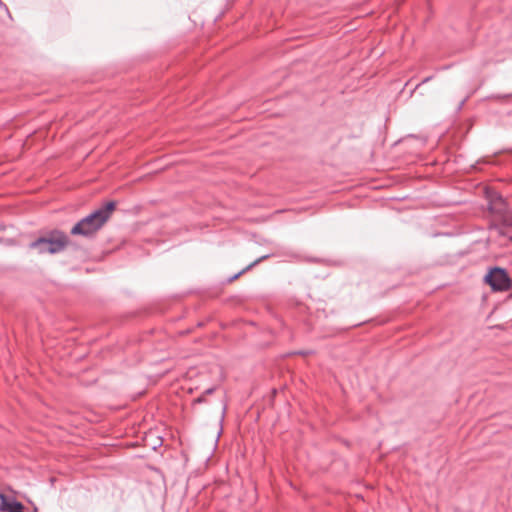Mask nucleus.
Listing matches in <instances>:
<instances>
[{"label":"nucleus","instance_id":"1","mask_svg":"<svg viewBox=\"0 0 512 512\" xmlns=\"http://www.w3.org/2000/svg\"><path fill=\"white\" fill-rule=\"evenodd\" d=\"M115 209V201L106 202L101 207L78 221L71 229V234L93 237L94 234L110 219Z\"/></svg>","mask_w":512,"mask_h":512},{"label":"nucleus","instance_id":"2","mask_svg":"<svg viewBox=\"0 0 512 512\" xmlns=\"http://www.w3.org/2000/svg\"><path fill=\"white\" fill-rule=\"evenodd\" d=\"M69 237L61 230L53 229L45 236L38 237L29 243V248L37 250L39 254H57L70 245Z\"/></svg>","mask_w":512,"mask_h":512},{"label":"nucleus","instance_id":"3","mask_svg":"<svg viewBox=\"0 0 512 512\" xmlns=\"http://www.w3.org/2000/svg\"><path fill=\"white\" fill-rule=\"evenodd\" d=\"M484 280L493 291H507L512 285L507 271L500 267L490 268Z\"/></svg>","mask_w":512,"mask_h":512},{"label":"nucleus","instance_id":"4","mask_svg":"<svg viewBox=\"0 0 512 512\" xmlns=\"http://www.w3.org/2000/svg\"><path fill=\"white\" fill-rule=\"evenodd\" d=\"M489 208L502 216L504 225L512 228V213L508 211L507 204L500 195H496L494 199L490 200Z\"/></svg>","mask_w":512,"mask_h":512},{"label":"nucleus","instance_id":"5","mask_svg":"<svg viewBox=\"0 0 512 512\" xmlns=\"http://www.w3.org/2000/svg\"><path fill=\"white\" fill-rule=\"evenodd\" d=\"M24 506L15 499H10L0 493V512H20Z\"/></svg>","mask_w":512,"mask_h":512},{"label":"nucleus","instance_id":"6","mask_svg":"<svg viewBox=\"0 0 512 512\" xmlns=\"http://www.w3.org/2000/svg\"><path fill=\"white\" fill-rule=\"evenodd\" d=\"M268 258V255H264L258 259H256L253 263H251L250 265H248L245 269L241 270L240 272H238L237 274H235L234 276H232L229 280L230 281H233L235 279H237L241 274H243L245 271L249 270L250 268H252L253 266L257 265L258 263H260L262 260Z\"/></svg>","mask_w":512,"mask_h":512},{"label":"nucleus","instance_id":"7","mask_svg":"<svg viewBox=\"0 0 512 512\" xmlns=\"http://www.w3.org/2000/svg\"><path fill=\"white\" fill-rule=\"evenodd\" d=\"M206 402H207L206 397L203 394H201L199 397L195 398L192 401V406H194L196 404L206 403Z\"/></svg>","mask_w":512,"mask_h":512},{"label":"nucleus","instance_id":"8","mask_svg":"<svg viewBox=\"0 0 512 512\" xmlns=\"http://www.w3.org/2000/svg\"><path fill=\"white\" fill-rule=\"evenodd\" d=\"M226 410H227V405L224 404L223 405V409H222L221 419H220V427H222V423H223V420H224V416H225ZM221 431H222V428H220L219 434L221 433Z\"/></svg>","mask_w":512,"mask_h":512},{"label":"nucleus","instance_id":"9","mask_svg":"<svg viewBox=\"0 0 512 512\" xmlns=\"http://www.w3.org/2000/svg\"><path fill=\"white\" fill-rule=\"evenodd\" d=\"M215 390H216V387L213 386V387L206 389L202 394L206 397L207 395L213 394L215 392Z\"/></svg>","mask_w":512,"mask_h":512},{"label":"nucleus","instance_id":"10","mask_svg":"<svg viewBox=\"0 0 512 512\" xmlns=\"http://www.w3.org/2000/svg\"><path fill=\"white\" fill-rule=\"evenodd\" d=\"M431 79H432V76H428V77L424 78L420 83H418V84L416 85L415 89H417V88H418L419 86H421L422 84L429 82Z\"/></svg>","mask_w":512,"mask_h":512},{"label":"nucleus","instance_id":"11","mask_svg":"<svg viewBox=\"0 0 512 512\" xmlns=\"http://www.w3.org/2000/svg\"><path fill=\"white\" fill-rule=\"evenodd\" d=\"M512 94H506V95H495L493 96V98L495 99H504V98H508V97H511Z\"/></svg>","mask_w":512,"mask_h":512},{"label":"nucleus","instance_id":"12","mask_svg":"<svg viewBox=\"0 0 512 512\" xmlns=\"http://www.w3.org/2000/svg\"><path fill=\"white\" fill-rule=\"evenodd\" d=\"M466 99L462 100L460 103H459V106H458V110H461L464 103H465Z\"/></svg>","mask_w":512,"mask_h":512},{"label":"nucleus","instance_id":"13","mask_svg":"<svg viewBox=\"0 0 512 512\" xmlns=\"http://www.w3.org/2000/svg\"><path fill=\"white\" fill-rule=\"evenodd\" d=\"M20 512H24V509H23V510H20Z\"/></svg>","mask_w":512,"mask_h":512}]
</instances>
